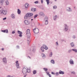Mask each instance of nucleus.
Masks as SVG:
<instances>
[{
  "label": "nucleus",
  "mask_w": 77,
  "mask_h": 77,
  "mask_svg": "<svg viewBox=\"0 0 77 77\" xmlns=\"http://www.w3.org/2000/svg\"><path fill=\"white\" fill-rule=\"evenodd\" d=\"M65 42H66V41H65Z\"/></svg>",
  "instance_id": "nucleus-63"
},
{
  "label": "nucleus",
  "mask_w": 77,
  "mask_h": 77,
  "mask_svg": "<svg viewBox=\"0 0 77 77\" xmlns=\"http://www.w3.org/2000/svg\"><path fill=\"white\" fill-rule=\"evenodd\" d=\"M43 69L45 70V71L46 72V71H47L48 70V69H47V68H44Z\"/></svg>",
  "instance_id": "nucleus-35"
},
{
  "label": "nucleus",
  "mask_w": 77,
  "mask_h": 77,
  "mask_svg": "<svg viewBox=\"0 0 77 77\" xmlns=\"http://www.w3.org/2000/svg\"><path fill=\"white\" fill-rule=\"evenodd\" d=\"M71 45L72 47H74V43H73V42H72L71 43Z\"/></svg>",
  "instance_id": "nucleus-32"
},
{
  "label": "nucleus",
  "mask_w": 77,
  "mask_h": 77,
  "mask_svg": "<svg viewBox=\"0 0 77 77\" xmlns=\"http://www.w3.org/2000/svg\"><path fill=\"white\" fill-rule=\"evenodd\" d=\"M16 66L17 68L20 69V64L18 63V61H16Z\"/></svg>",
  "instance_id": "nucleus-7"
},
{
  "label": "nucleus",
  "mask_w": 77,
  "mask_h": 77,
  "mask_svg": "<svg viewBox=\"0 0 77 77\" xmlns=\"http://www.w3.org/2000/svg\"><path fill=\"white\" fill-rule=\"evenodd\" d=\"M64 71H62L61 70H60L59 72V74H64Z\"/></svg>",
  "instance_id": "nucleus-17"
},
{
  "label": "nucleus",
  "mask_w": 77,
  "mask_h": 77,
  "mask_svg": "<svg viewBox=\"0 0 77 77\" xmlns=\"http://www.w3.org/2000/svg\"><path fill=\"white\" fill-rule=\"evenodd\" d=\"M38 17V14L35 15L34 17V19H35V18H36V17Z\"/></svg>",
  "instance_id": "nucleus-40"
},
{
  "label": "nucleus",
  "mask_w": 77,
  "mask_h": 77,
  "mask_svg": "<svg viewBox=\"0 0 77 77\" xmlns=\"http://www.w3.org/2000/svg\"><path fill=\"white\" fill-rule=\"evenodd\" d=\"M2 61L4 63H7V59L6 58H3Z\"/></svg>",
  "instance_id": "nucleus-12"
},
{
  "label": "nucleus",
  "mask_w": 77,
  "mask_h": 77,
  "mask_svg": "<svg viewBox=\"0 0 77 77\" xmlns=\"http://www.w3.org/2000/svg\"><path fill=\"white\" fill-rule=\"evenodd\" d=\"M3 20H6V17H5L3 19Z\"/></svg>",
  "instance_id": "nucleus-51"
},
{
  "label": "nucleus",
  "mask_w": 77,
  "mask_h": 77,
  "mask_svg": "<svg viewBox=\"0 0 77 77\" xmlns=\"http://www.w3.org/2000/svg\"><path fill=\"white\" fill-rule=\"evenodd\" d=\"M30 42H27L28 45H30Z\"/></svg>",
  "instance_id": "nucleus-50"
},
{
  "label": "nucleus",
  "mask_w": 77,
  "mask_h": 77,
  "mask_svg": "<svg viewBox=\"0 0 77 77\" xmlns=\"http://www.w3.org/2000/svg\"><path fill=\"white\" fill-rule=\"evenodd\" d=\"M48 17L47 16H45V19H44V20L45 21H48Z\"/></svg>",
  "instance_id": "nucleus-25"
},
{
  "label": "nucleus",
  "mask_w": 77,
  "mask_h": 77,
  "mask_svg": "<svg viewBox=\"0 0 77 77\" xmlns=\"http://www.w3.org/2000/svg\"><path fill=\"white\" fill-rule=\"evenodd\" d=\"M2 51H3V50H4V48H2Z\"/></svg>",
  "instance_id": "nucleus-57"
},
{
  "label": "nucleus",
  "mask_w": 77,
  "mask_h": 77,
  "mask_svg": "<svg viewBox=\"0 0 77 77\" xmlns=\"http://www.w3.org/2000/svg\"><path fill=\"white\" fill-rule=\"evenodd\" d=\"M56 45L57 46H58V45H59V44H58V42H56Z\"/></svg>",
  "instance_id": "nucleus-45"
},
{
  "label": "nucleus",
  "mask_w": 77,
  "mask_h": 77,
  "mask_svg": "<svg viewBox=\"0 0 77 77\" xmlns=\"http://www.w3.org/2000/svg\"><path fill=\"white\" fill-rule=\"evenodd\" d=\"M5 33H8V29H5Z\"/></svg>",
  "instance_id": "nucleus-39"
},
{
  "label": "nucleus",
  "mask_w": 77,
  "mask_h": 77,
  "mask_svg": "<svg viewBox=\"0 0 77 77\" xmlns=\"http://www.w3.org/2000/svg\"><path fill=\"white\" fill-rule=\"evenodd\" d=\"M45 24L46 25L48 24V20L47 21H45Z\"/></svg>",
  "instance_id": "nucleus-37"
},
{
  "label": "nucleus",
  "mask_w": 77,
  "mask_h": 77,
  "mask_svg": "<svg viewBox=\"0 0 77 77\" xmlns=\"http://www.w3.org/2000/svg\"><path fill=\"white\" fill-rule=\"evenodd\" d=\"M39 15H41V16H43L44 17L45 16V14L43 13L42 12H40L39 13Z\"/></svg>",
  "instance_id": "nucleus-15"
},
{
  "label": "nucleus",
  "mask_w": 77,
  "mask_h": 77,
  "mask_svg": "<svg viewBox=\"0 0 77 77\" xmlns=\"http://www.w3.org/2000/svg\"><path fill=\"white\" fill-rule=\"evenodd\" d=\"M33 74H35L36 73V70H34L33 72Z\"/></svg>",
  "instance_id": "nucleus-33"
},
{
  "label": "nucleus",
  "mask_w": 77,
  "mask_h": 77,
  "mask_svg": "<svg viewBox=\"0 0 77 77\" xmlns=\"http://www.w3.org/2000/svg\"><path fill=\"white\" fill-rule=\"evenodd\" d=\"M47 46L45 45H43V47H42V48H44V49Z\"/></svg>",
  "instance_id": "nucleus-29"
},
{
  "label": "nucleus",
  "mask_w": 77,
  "mask_h": 77,
  "mask_svg": "<svg viewBox=\"0 0 77 77\" xmlns=\"http://www.w3.org/2000/svg\"><path fill=\"white\" fill-rule=\"evenodd\" d=\"M41 50L42 51V52H44V48H42H42L41 47Z\"/></svg>",
  "instance_id": "nucleus-42"
},
{
  "label": "nucleus",
  "mask_w": 77,
  "mask_h": 77,
  "mask_svg": "<svg viewBox=\"0 0 77 77\" xmlns=\"http://www.w3.org/2000/svg\"><path fill=\"white\" fill-rule=\"evenodd\" d=\"M56 76H57V75H59V73H58V72H56Z\"/></svg>",
  "instance_id": "nucleus-46"
},
{
  "label": "nucleus",
  "mask_w": 77,
  "mask_h": 77,
  "mask_svg": "<svg viewBox=\"0 0 77 77\" xmlns=\"http://www.w3.org/2000/svg\"><path fill=\"white\" fill-rule=\"evenodd\" d=\"M33 30L34 33L35 34H37L39 33V29L38 28H35L34 29H33Z\"/></svg>",
  "instance_id": "nucleus-5"
},
{
  "label": "nucleus",
  "mask_w": 77,
  "mask_h": 77,
  "mask_svg": "<svg viewBox=\"0 0 77 77\" xmlns=\"http://www.w3.org/2000/svg\"><path fill=\"white\" fill-rule=\"evenodd\" d=\"M71 74H75V72H71Z\"/></svg>",
  "instance_id": "nucleus-43"
},
{
  "label": "nucleus",
  "mask_w": 77,
  "mask_h": 77,
  "mask_svg": "<svg viewBox=\"0 0 77 77\" xmlns=\"http://www.w3.org/2000/svg\"><path fill=\"white\" fill-rule=\"evenodd\" d=\"M31 21H33V19H31Z\"/></svg>",
  "instance_id": "nucleus-59"
},
{
  "label": "nucleus",
  "mask_w": 77,
  "mask_h": 77,
  "mask_svg": "<svg viewBox=\"0 0 77 77\" xmlns=\"http://www.w3.org/2000/svg\"><path fill=\"white\" fill-rule=\"evenodd\" d=\"M31 70L30 69H27L26 72H28V73H30Z\"/></svg>",
  "instance_id": "nucleus-28"
},
{
  "label": "nucleus",
  "mask_w": 77,
  "mask_h": 77,
  "mask_svg": "<svg viewBox=\"0 0 77 77\" xmlns=\"http://www.w3.org/2000/svg\"><path fill=\"white\" fill-rule=\"evenodd\" d=\"M24 22L26 24V25H29V24H30V22L28 20H24Z\"/></svg>",
  "instance_id": "nucleus-9"
},
{
  "label": "nucleus",
  "mask_w": 77,
  "mask_h": 77,
  "mask_svg": "<svg viewBox=\"0 0 77 77\" xmlns=\"http://www.w3.org/2000/svg\"><path fill=\"white\" fill-rule=\"evenodd\" d=\"M41 2L42 3H43V0H41Z\"/></svg>",
  "instance_id": "nucleus-54"
},
{
  "label": "nucleus",
  "mask_w": 77,
  "mask_h": 77,
  "mask_svg": "<svg viewBox=\"0 0 77 77\" xmlns=\"http://www.w3.org/2000/svg\"><path fill=\"white\" fill-rule=\"evenodd\" d=\"M28 57H29V59H31L30 57H29V56H28Z\"/></svg>",
  "instance_id": "nucleus-58"
},
{
  "label": "nucleus",
  "mask_w": 77,
  "mask_h": 77,
  "mask_svg": "<svg viewBox=\"0 0 77 77\" xmlns=\"http://www.w3.org/2000/svg\"><path fill=\"white\" fill-rule=\"evenodd\" d=\"M53 18H54V20L55 21H56V19L57 18V15H56L55 16H54Z\"/></svg>",
  "instance_id": "nucleus-18"
},
{
  "label": "nucleus",
  "mask_w": 77,
  "mask_h": 77,
  "mask_svg": "<svg viewBox=\"0 0 77 77\" xmlns=\"http://www.w3.org/2000/svg\"><path fill=\"white\" fill-rule=\"evenodd\" d=\"M17 14H21V11L19 9H17Z\"/></svg>",
  "instance_id": "nucleus-23"
},
{
  "label": "nucleus",
  "mask_w": 77,
  "mask_h": 77,
  "mask_svg": "<svg viewBox=\"0 0 77 77\" xmlns=\"http://www.w3.org/2000/svg\"><path fill=\"white\" fill-rule=\"evenodd\" d=\"M51 2V3H52V2Z\"/></svg>",
  "instance_id": "nucleus-62"
},
{
  "label": "nucleus",
  "mask_w": 77,
  "mask_h": 77,
  "mask_svg": "<svg viewBox=\"0 0 77 77\" xmlns=\"http://www.w3.org/2000/svg\"><path fill=\"white\" fill-rule=\"evenodd\" d=\"M2 32H3V33H5V30H2Z\"/></svg>",
  "instance_id": "nucleus-49"
},
{
  "label": "nucleus",
  "mask_w": 77,
  "mask_h": 77,
  "mask_svg": "<svg viewBox=\"0 0 77 77\" xmlns=\"http://www.w3.org/2000/svg\"><path fill=\"white\" fill-rule=\"evenodd\" d=\"M27 41L28 42H30V37H27Z\"/></svg>",
  "instance_id": "nucleus-34"
},
{
  "label": "nucleus",
  "mask_w": 77,
  "mask_h": 77,
  "mask_svg": "<svg viewBox=\"0 0 77 77\" xmlns=\"http://www.w3.org/2000/svg\"><path fill=\"white\" fill-rule=\"evenodd\" d=\"M25 6L26 8H28V7L29 6V5L28 3H26L25 5Z\"/></svg>",
  "instance_id": "nucleus-16"
},
{
  "label": "nucleus",
  "mask_w": 77,
  "mask_h": 77,
  "mask_svg": "<svg viewBox=\"0 0 77 77\" xmlns=\"http://www.w3.org/2000/svg\"><path fill=\"white\" fill-rule=\"evenodd\" d=\"M72 38L74 39H75V35H73Z\"/></svg>",
  "instance_id": "nucleus-44"
},
{
  "label": "nucleus",
  "mask_w": 77,
  "mask_h": 77,
  "mask_svg": "<svg viewBox=\"0 0 77 77\" xmlns=\"http://www.w3.org/2000/svg\"><path fill=\"white\" fill-rule=\"evenodd\" d=\"M39 3V2L38 1H36L34 2L35 4H38Z\"/></svg>",
  "instance_id": "nucleus-41"
},
{
  "label": "nucleus",
  "mask_w": 77,
  "mask_h": 77,
  "mask_svg": "<svg viewBox=\"0 0 77 77\" xmlns=\"http://www.w3.org/2000/svg\"><path fill=\"white\" fill-rule=\"evenodd\" d=\"M71 51H72V50H68V53H70V52H71Z\"/></svg>",
  "instance_id": "nucleus-38"
},
{
  "label": "nucleus",
  "mask_w": 77,
  "mask_h": 77,
  "mask_svg": "<svg viewBox=\"0 0 77 77\" xmlns=\"http://www.w3.org/2000/svg\"><path fill=\"white\" fill-rule=\"evenodd\" d=\"M53 55V53L52 52H51L49 54V57H52Z\"/></svg>",
  "instance_id": "nucleus-30"
},
{
  "label": "nucleus",
  "mask_w": 77,
  "mask_h": 77,
  "mask_svg": "<svg viewBox=\"0 0 77 77\" xmlns=\"http://www.w3.org/2000/svg\"><path fill=\"white\" fill-rule=\"evenodd\" d=\"M17 47L18 48H19V46L18 45H17Z\"/></svg>",
  "instance_id": "nucleus-55"
},
{
  "label": "nucleus",
  "mask_w": 77,
  "mask_h": 77,
  "mask_svg": "<svg viewBox=\"0 0 77 77\" xmlns=\"http://www.w3.org/2000/svg\"><path fill=\"white\" fill-rule=\"evenodd\" d=\"M26 32V35L27 36V37L28 38H30L31 34L30 32V29H27Z\"/></svg>",
  "instance_id": "nucleus-2"
},
{
  "label": "nucleus",
  "mask_w": 77,
  "mask_h": 77,
  "mask_svg": "<svg viewBox=\"0 0 77 77\" xmlns=\"http://www.w3.org/2000/svg\"><path fill=\"white\" fill-rule=\"evenodd\" d=\"M46 74H47V75H48L49 77H51V74H49L50 73V72H46Z\"/></svg>",
  "instance_id": "nucleus-22"
},
{
  "label": "nucleus",
  "mask_w": 77,
  "mask_h": 77,
  "mask_svg": "<svg viewBox=\"0 0 77 77\" xmlns=\"http://www.w3.org/2000/svg\"><path fill=\"white\" fill-rule=\"evenodd\" d=\"M17 33L18 34H20L19 35V36L20 37H21L23 35H22V34H23V33L22 32H21V31H18Z\"/></svg>",
  "instance_id": "nucleus-10"
},
{
  "label": "nucleus",
  "mask_w": 77,
  "mask_h": 77,
  "mask_svg": "<svg viewBox=\"0 0 77 77\" xmlns=\"http://www.w3.org/2000/svg\"><path fill=\"white\" fill-rule=\"evenodd\" d=\"M61 41H62V42H63L64 40L63 39H61Z\"/></svg>",
  "instance_id": "nucleus-56"
},
{
  "label": "nucleus",
  "mask_w": 77,
  "mask_h": 77,
  "mask_svg": "<svg viewBox=\"0 0 77 77\" xmlns=\"http://www.w3.org/2000/svg\"><path fill=\"white\" fill-rule=\"evenodd\" d=\"M24 75H25L24 76V77H26V75H27V73H26V74H24Z\"/></svg>",
  "instance_id": "nucleus-52"
},
{
  "label": "nucleus",
  "mask_w": 77,
  "mask_h": 77,
  "mask_svg": "<svg viewBox=\"0 0 77 77\" xmlns=\"http://www.w3.org/2000/svg\"><path fill=\"white\" fill-rule=\"evenodd\" d=\"M44 49H45V50H47V49H48V47L46 46V47H45V48Z\"/></svg>",
  "instance_id": "nucleus-47"
},
{
  "label": "nucleus",
  "mask_w": 77,
  "mask_h": 77,
  "mask_svg": "<svg viewBox=\"0 0 77 77\" xmlns=\"http://www.w3.org/2000/svg\"><path fill=\"white\" fill-rule=\"evenodd\" d=\"M66 10L68 12H72V10H71V8L69 7H67L66 8Z\"/></svg>",
  "instance_id": "nucleus-13"
},
{
  "label": "nucleus",
  "mask_w": 77,
  "mask_h": 77,
  "mask_svg": "<svg viewBox=\"0 0 77 77\" xmlns=\"http://www.w3.org/2000/svg\"><path fill=\"white\" fill-rule=\"evenodd\" d=\"M42 56L43 59H45L46 57V55L44 54H42Z\"/></svg>",
  "instance_id": "nucleus-14"
},
{
  "label": "nucleus",
  "mask_w": 77,
  "mask_h": 77,
  "mask_svg": "<svg viewBox=\"0 0 77 77\" xmlns=\"http://www.w3.org/2000/svg\"><path fill=\"white\" fill-rule=\"evenodd\" d=\"M55 2H56L57 1V0H54Z\"/></svg>",
  "instance_id": "nucleus-60"
},
{
  "label": "nucleus",
  "mask_w": 77,
  "mask_h": 77,
  "mask_svg": "<svg viewBox=\"0 0 77 77\" xmlns=\"http://www.w3.org/2000/svg\"><path fill=\"white\" fill-rule=\"evenodd\" d=\"M1 13L3 14L4 15H6L7 13H8L7 11L3 10V9L1 10Z\"/></svg>",
  "instance_id": "nucleus-6"
},
{
  "label": "nucleus",
  "mask_w": 77,
  "mask_h": 77,
  "mask_svg": "<svg viewBox=\"0 0 77 77\" xmlns=\"http://www.w3.org/2000/svg\"><path fill=\"white\" fill-rule=\"evenodd\" d=\"M33 14L32 13H27L24 16V19H27L29 20L32 18V17L33 16Z\"/></svg>",
  "instance_id": "nucleus-1"
},
{
  "label": "nucleus",
  "mask_w": 77,
  "mask_h": 77,
  "mask_svg": "<svg viewBox=\"0 0 77 77\" xmlns=\"http://www.w3.org/2000/svg\"><path fill=\"white\" fill-rule=\"evenodd\" d=\"M74 9H75V7H74Z\"/></svg>",
  "instance_id": "nucleus-61"
},
{
  "label": "nucleus",
  "mask_w": 77,
  "mask_h": 77,
  "mask_svg": "<svg viewBox=\"0 0 77 77\" xmlns=\"http://www.w3.org/2000/svg\"><path fill=\"white\" fill-rule=\"evenodd\" d=\"M46 1L47 4L48 5H49V3H50V0H46Z\"/></svg>",
  "instance_id": "nucleus-31"
},
{
  "label": "nucleus",
  "mask_w": 77,
  "mask_h": 77,
  "mask_svg": "<svg viewBox=\"0 0 77 77\" xmlns=\"http://www.w3.org/2000/svg\"><path fill=\"white\" fill-rule=\"evenodd\" d=\"M51 74H54H54H55L54 73V72H51Z\"/></svg>",
  "instance_id": "nucleus-53"
},
{
  "label": "nucleus",
  "mask_w": 77,
  "mask_h": 77,
  "mask_svg": "<svg viewBox=\"0 0 77 77\" xmlns=\"http://www.w3.org/2000/svg\"><path fill=\"white\" fill-rule=\"evenodd\" d=\"M0 4L2 5L3 4V3L5 2V0H0Z\"/></svg>",
  "instance_id": "nucleus-21"
},
{
  "label": "nucleus",
  "mask_w": 77,
  "mask_h": 77,
  "mask_svg": "<svg viewBox=\"0 0 77 77\" xmlns=\"http://www.w3.org/2000/svg\"><path fill=\"white\" fill-rule=\"evenodd\" d=\"M31 50L32 51H33L34 52H35L36 49H35V48H34L33 46H32L31 48Z\"/></svg>",
  "instance_id": "nucleus-11"
},
{
  "label": "nucleus",
  "mask_w": 77,
  "mask_h": 77,
  "mask_svg": "<svg viewBox=\"0 0 77 77\" xmlns=\"http://www.w3.org/2000/svg\"><path fill=\"white\" fill-rule=\"evenodd\" d=\"M22 72L23 74H27V69L25 67H23L22 70Z\"/></svg>",
  "instance_id": "nucleus-4"
},
{
  "label": "nucleus",
  "mask_w": 77,
  "mask_h": 77,
  "mask_svg": "<svg viewBox=\"0 0 77 77\" xmlns=\"http://www.w3.org/2000/svg\"><path fill=\"white\" fill-rule=\"evenodd\" d=\"M36 9L35 8H31V11L33 12H35V11H36Z\"/></svg>",
  "instance_id": "nucleus-20"
},
{
  "label": "nucleus",
  "mask_w": 77,
  "mask_h": 77,
  "mask_svg": "<svg viewBox=\"0 0 77 77\" xmlns=\"http://www.w3.org/2000/svg\"><path fill=\"white\" fill-rule=\"evenodd\" d=\"M51 62L52 63H53V64H54L55 63V62H54V60H52L51 61Z\"/></svg>",
  "instance_id": "nucleus-27"
},
{
  "label": "nucleus",
  "mask_w": 77,
  "mask_h": 77,
  "mask_svg": "<svg viewBox=\"0 0 77 77\" xmlns=\"http://www.w3.org/2000/svg\"><path fill=\"white\" fill-rule=\"evenodd\" d=\"M11 17L12 18H13V19H14V18H15V16L14 14H11Z\"/></svg>",
  "instance_id": "nucleus-19"
},
{
  "label": "nucleus",
  "mask_w": 77,
  "mask_h": 77,
  "mask_svg": "<svg viewBox=\"0 0 77 77\" xmlns=\"http://www.w3.org/2000/svg\"><path fill=\"white\" fill-rule=\"evenodd\" d=\"M15 33V31H13L12 32V34H14Z\"/></svg>",
  "instance_id": "nucleus-48"
},
{
  "label": "nucleus",
  "mask_w": 77,
  "mask_h": 77,
  "mask_svg": "<svg viewBox=\"0 0 77 77\" xmlns=\"http://www.w3.org/2000/svg\"><path fill=\"white\" fill-rule=\"evenodd\" d=\"M70 64L71 65H74V62L72 59H70V60L69 61Z\"/></svg>",
  "instance_id": "nucleus-8"
},
{
  "label": "nucleus",
  "mask_w": 77,
  "mask_h": 77,
  "mask_svg": "<svg viewBox=\"0 0 77 77\" xmlns=\"http://www.w3.org/2000/svg\"><path fill=\"white\" fill-rule=\"evenodd\" d=\"M5 3L7 5H9V1H8V0H6Z\"/></svg>",
  "instance_id": "nucleus-26"
},
{
  "label": "nucleus",
  "mask_w": 77,
  "mask_h": 77,
  "mask_svg": "<svg viewBox=\"0 0 77 77\" xmlns=\"http://www.w3.org/2000/svg\"><path fill=\"white\" fill-rule=\"evenodd\" d=\"M53 8L54 9H56L57 8V6H53Z\"/></svg>",
  "instance_id": "nucleus-36"
},
{
  "label": "nucleus",
  "mask_w": 77,
  "mask_h": 77,
  "mask_svg": "<svg viewBox=\"0 0 77 77\" xmlns=\"http://www.w3.org/2000/svg\"><path fill=\"white\" fill-rule=\"evenodd\" d=\"M68 30V26L66 24H64L63 30L64 32H66Z\"/></svg>",
  "instance_id": "nucleus-3"
},
{
  "label": "nucleus",
  "mask_w": 77,
  "mask_h": 77,
  "mask_svg": "<svg viewBox=\"0 0 77 77\" xmlns=\"http://www.w3.org/2000/svg\"><path fill=\"white\" fill-rule=\"evenodd\" d=\"M72 50L73 51H74L75 53H77V50L75 49H72Z\"/></svg>",
  "instance_id": "nucleus-24"
}]
</instances>
